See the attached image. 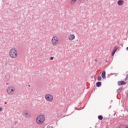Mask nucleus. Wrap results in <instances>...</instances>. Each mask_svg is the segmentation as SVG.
Masks as SVG:
<instances>
[{"mask_svg": "<svg viewBox=\"0 0 128 128\" xmlns=\"http://www.w3.org/2000/svg\"><path fill=\"white\" fill-rule=\"evenodd\" d=\"M23 116L24 118H30V114L28 112H24L23 113Z\"/></svg>", "mask_w": 128, "mask_h": 128, "instance_id": "nucleus-7", "label": "nucleus"}, {"mask_svg": "<svg viewBox=\"0 0 128 128\" xmlns=\"http://www.w3.org/2000/svg\"><path fill=\"white\" fill-rule=\"evenodd\" d=\"M124 128H128V126H126Z\"/></svg>", "mask_w": 128, "mask_h": 128, "instance_id": "nucleus-23", "label": "nucleus"}, {"mask_svg": "<svg viewBox=\"0 0 128 128\" xmlns=\"http://www.w3.org/2000/svg\"><path fill=\"white\" fill-rule=\"evenodd\" d=\"M122 88H119L117 90V92L118 94H120V92H122Z\"/></svg>", "mask_w": 128, "mask_h": 128, "instance_id": "nucleus-13", "label": "nucleus"}, {"mask_svg": "<svg viewBox=\"0 0 128 128\" xmlns=\"http://www.w3.org/2000/svg\"><path fill=\"white\" fill-rule=\"evenodd\" d=\"M10 56L12 58H16L18 56V52L16 50V48H13L10 50L9 53Z\"/></svg>", "mask_w": 128, "mask_h": 128, "instance_id": "nucleus-1", "label": "nucleus"}, {"mask_svg": "<svg viewBox=\"0 0 128 128\" xmlns=\"http://www.w3.org/2000/svg\"><path fill=\"white\" fill-rule=\"evenodd\" d=\"M98 80H102V76H98Z\"/></svg>", "mask_w": 128, "mask_h": 128, "instance_id": "nucleus-16", "label": "nucleus"}, {"mask_svg": "<svg viewBox=\"0 0 128 128\" xmlns=\"http://www.w3.org/2000/svg\"><path fill=\"white\" fill-rule=\"evenodd\" d=\"M126 50H128V47L126 48Z\"/></svg>", "mask_w": 128, "mask_h": 128, "instance_id": "nucleus-20", "label": "nucleus"}, {"mask_svg": "<svg viewBox=\"0 0 128 128\" xmlns=\"http://www.w3.org/2000/svg\"><path fill=\"white\" fill-rule=\"evenodd\" d=\"M102 76L104 80H106V71H103L102 73Z\"/></svg>", "mask_w": 128, "mask_h": 128, "instance_id": "nucleus-10", "label": "nucleus"}, {"mask_svg": "<svg viewBox=\"0 0 128 128\" xmlns=\"http://www.w3.org/2000/svg\"><path fill=\"white\" fill-rule=\"evenodd\" d=\"M2 108H0V112H2Z\"/></svg>", "mask_w": 128, "mask_h": 128, "instance_id": "nucleus-19", "label": "nucleus"}, {"mask_svg": "<svg viewBox=\"0 0 128 128\" xmlns=\"http://www.w3.org/2000/svg\"><path fill=\"white\" fill-rule=\"evenodd\" d=\"M103 118L104 117L100 115L98 116V119L99 120H102Z\"/></svg>", "mask_w": 128, "mask_h": 128, "instance_id": "nucleus-12", "label": "nucleus"}, {"mask_svg": "<svg viewBox=\"0 0 128 128\" xmlns=\"http://www.w3.org/2000/svg\"><path fill=\"white\" fill-rule=\"evenodd\" d=\"M76 36H74V34H70L68 37V40H74Z\"/></svg>", "mask_w": 128, "mask_h": 128, "instance_id": "nucleus-8", "label": "nucleus"}, {"mask_svg": "<svg viewBox=\"0 0 128 128\" xmlns=\"http://www.w3.org/2000/svg\"><path fill=\"white\" fill-rule=\"evenodd\" d=\"M14 88L10 86L8 87L7 89V92L8 94H14Z\"/></svg>", "mask_w": 128, "mask_h": 128, "instance_id": "nucleus-5", "label": "nucleus"}, {"mask_svg": "<svg viewBox=\"0 0 128 128\" xmlns=\"http://www.w3.org/2000/svg\"><path fill=\"white\" fill-rule=\"evenodd\" d=\"M77 0H72L71 1V4H74L76 2Z\"/></svg>", "mask_w": 128, "mask_h": 128, "instance_id": "nucleus-15", "label": "nucleus"}, {"mask_svg": "<svg viewBox=\"0 0 128 128\" xmlns=\"http://www.w3.org/2000/svg\"><path fill=\"white\" fill-rule=\"evenodd\" d=\"M82 0L84 1V0Z\"/></svg>", "mask_w": 128, "mask_h": 128, "instance_id": "nucleus-25", "label": "nucleus"}, {"mask_svg": "<svg viewBox=\"0 0 128 128\" xmlns=\"http://www.w3.org/2000/svg\"><path fill=\"white\" fill-rule=\"evenodd\" d=\"M118 47H117L116 46L114 48V51L113 52H116L118 50Z\"/></svg>", "mask_w": 128, "mask_h": 128, "instance_id": "nucleus-14", "label": "nucleus"}, {"mask_svg": "<svg viewBox=\"0 0 128 128\" xmlns=\"http://www.w3.org/2000/svg\"><path fill=\"white\" fill-rule=\"evenodd\" d=\"M6 84H8V83H6Z\"/></svg>", "mask_w": 128, "mask_h": 128, "instance_id": "nucleus-24", "label": "nucleus"}, {"mask_svg": "<svg viewBox=\"0 0 128 128\" xmlns=\"http://www.w3.org/2000/svg\"><path fill=\"white\" fill-rule=\"evenodd\" d=\"M118 84L119 86H122V84H126V82H124V81L121 80L118 82Z\"/></svg>", "mask_w": 128, "mask_h": 128, "instance_id": "nucleus-6", "label": "nucleus"}, {"mask_svg": "<svg viewBox=\"0 0 128 128\" xmlns=\"http://www.w3.org/2000/svg\"><path fill=\"white\" fill-rule=\"evenodd\" d=\"M44 115H40L37 117L36 122L38 124H42L45 120Z\"/></svg>", "mask_w": 128, "mask_h": 128, "instance_id": "nucleus-2", "label": "nucleus"}, {"mask_svg": "<svg viewBox=\"0 0 128 128\" xmlns=\"http://www.w3.org/2000/svg\"><path fill=\"white\" fill-rule=\"evenodd\" d=\"M54 60V57H51L50 58V60Z\"/></svg>", "mask_w": 128, "mask_h": 128, "instance_id": "nucleus-18", "label": "nucleus"}, {"mask_svg": "<svg viewBox=\"0 0 128 128\" xmlns=\"http://www.w3.org/2000/svg\"><path fill=\"white\" fill-rule=\"evenodd\" d=\"M28 86L30 87V85H28Z\"/></svg>", "mask_w": 128, "mask_h": 128, "instance_id": "nucleus-22", "label": "nucleus"}, {"mask_svg": "<svg viewBox=\"0 0 128 128\" xmlns=\"http://www.w3.org/2000/svg\"><path fill=\"white\" fill-rule=\"evenodd\" d=\"M124 0H119L118 1V6H122V4H124Z\"/></svg>", "mask_w": 128, "mask_h": 128, "instance_id": "nucleus-9", "label": "nucleus"}, {"mask_svg": "<svg viewBox=\"0 0 128 128\" xmlns=\"http://www.w3.org/2000/svg\"><path fill=\"white\" fill-rule=\"evenodd\" d=\"M52 42L54 46H56L58 44V39L57 36H54L52 38Z\"/></svg>", "mask_w": 128, "mask_h": 128, "instance_id": "nucleus-3", "label": "nucleus"}, {"mask_svg": "<svg viewBox=\"0 0 128 128\" xmlns=\"http://www.w3.org/2000/svg\"><path fill=\"white\" fill-rule=\"evenodd\" d=\"M102 86V82H96V86H97V88H100V86Z\"/></svg>", "mask_w": 128, "mask_h": 128, "instance_id": "nucleus-11", "label": "nucleus"}, {"mask_svg": "<svg viewBox=\"0 0 128 128\" xmlns=\"http://www.w3.org/2000/svg\"><path fill=\"white\" fill-rule=\"evenodd\" d=\"M45 98L47 102H52L54 98L50 94H46L45 96Z\"/></svg>", "mask_w": 128, "mask_h": 128, "instance_id": "nucleus-4", "label": "nucleus"}, {"mask_svg": "<svg viewBox=\"0 0 128 128\" xmlns=\"http://www.w3.org/2000/svg\"><path fill=\"white\" fill-rule=\"evenodd\" d=\"M115 54H116V52L114 51H113L112 54V56H114Z\"/></svg>", "mask_w": 128, "mask_h": 128, "instance_id": "nucleus-17", "label": "nucleus"}, {"mask_svg": "<svg viewBox=\"0 0 128 128\" xmlns=\"http://www.w3.org/2000/svg\"><path fill=\"white\" fill-rule=\"evenodd\" d=\"M95 62H98V60H95Z\"/></svg>", "mask_w": 128, "mask_h": 128, "instance_id": "nucleus-21", "label": "nucleus"}]
</instances>
